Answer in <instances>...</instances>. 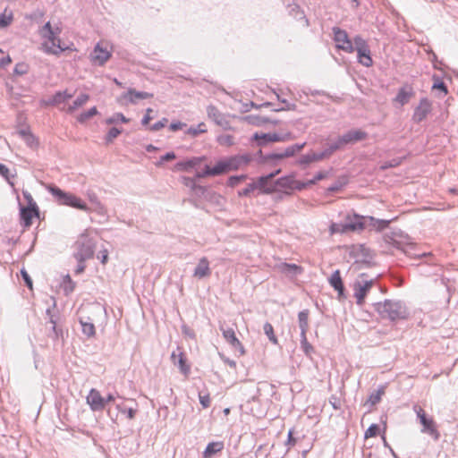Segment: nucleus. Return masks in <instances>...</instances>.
Instances as JSON below:
<instances>
[{"mask_svg":"<svg viewBox=\"0 0 458 458\" xmlns=\"http://www.w3.org/2000/svg\"><path fill=\"white\" fill-rule=\"evenodd\" d=\"M389 224L390 220L377 219L373 216H364L353 213L352 215H347L345 222L342 225V231H359L365 228L382 231L388 227Z\"/></svg>","mask_w":458,"mask_h":458,"instance_id":"1","label":"nucleus"},{"mask_svg":"<svg viewBox=\"0 0 458 458\" xmlns=\"http://www.w3.org/2000/svg\"><path fill=\"white\" fill-rule=\"evenodd\" d=\"M375 310L382 318L392 321L405 319L409 317V310L402 301L386 300L384 302L376 303Z\"/></svg>","mask_w":458,"mask_h":458,"instance_id":"2","label":"nucleus"},{"mask_svg":"<svg viewBox=\"0 0 458 458\" xmlns=\"http://www.w3.org/2000/svg\"><path fill=\"white\" fill-rule=\"evenodd\" d=\"M49 192L55 197L58 204L69 206L84 211H91L87 204L72 193L64 191L56 186H50Z\"/></svg>","mask_w":458,"mask_h":458,"instance_id":"3","label":"nucleus"},{"mask_svg":"<svg viewBox=\"0 0 458 458\" xmlns=\"http://www.w3.org/2000/svg\"><path fill=\"white\" fill-rule=\"evenodd\" d=\"M412 410L422 425L421 433L429 435L434 440H438L440 433L433 418L428 417L425 411L418 404H414Z\"/></svg>","mask_w":458,"mask_h":458,"instance_id":"4","label":"nucleus"},{"mask_svg":"<svg viewBox=\"0 0 458 458\" xmlns=\"http://www.w3.org/2000/svg\"><path fill=\"white\" fill-rule=\"evenodd\" d=\"M75 249L76 260H87L94 255V241L87 233H82L75 242Z\"/></svg>","mask_w":458,"mask_h":458,"instance_id":"5","label":"nucleus"},{"mask_svg":"<svg viewBox=\"0 0 458 458\" xmlns=\"http://www.w3.org/2000/svg\"><path fill=\"white\" fill-rule=\"evenodd\" d=\"M375 285V279L369 278L368 275L362 273L359 275L353 283L354 297L358 305H362L364 299L372 286Z\"/></svg>","mask_w":458,"mask_h":458,"instance_id":"6","label":"nucleus"},{"mask_svg":"<svg viewBox=\"0 0 458 458\" xmlns=\"http://www.w3.org/2000/svg\"><path fill=\"white\" fill-rule=\"evenodd\" d=\"M387 242L407 255H411V250L415 248L411 238L407 234H403L402 232H393L392 235L388 236Z\"/></svg>","mask_w":458,"mask_h":458,"instance_id":"7","label":"nucleus"},{"mask_svg":"<svg viewBox=\"0 0 458 458\" xmlns=\"http://www.w3.org/2000/svg\"><path fill=\"white\" fill-rule=\"evenodd\" d=\"M333 39L335 43V47L346 53L354 52L352 41L350 39L348 33L339 27H333Z\"/></svg>","mask_w":458,"mask_h":458,"instance_id":"8","label":"nucleus"},{"mask_svg":"<svg viewBox=\"0 0 458 458\" xmlns=\"http://www.w3.org/2000/svg\"><path fill=\"white\" fill-rule=\"evenodd\" d=\"M279 172L280 170H277L267 175L260 176L256 181H253L259 193L270 194L276 191L275 181H273V179Z\"/></svg>","mask_w":458,"mask_h":458,"instance_id":"9","label":"nucleus"},{"mask_svg":"<svg viewBox=\"0 0 458 458\" xmlns=\"http://www.w3.org/2000/svg\"><path fill=\"white\" fill-rule=\"evenodd\" d=\"M42 38L47 39V41L42 44V49L45 53L58 55L64 51L65 48L61 46L60 38L54 32L53 34H46Z\"/></svg>","mask_w":458,"mask_h":458,"instance_id":"10","label":"nucleus"},{"mask_svg":"<svg viewBox=\"0 0 458 458\" xmlns=\"http://www.w3.org/2000/svg\"><path fill=\"white\" fill-rule=\"evenodd\" d=\"M111 51L107 47H104L102 42H98L89 55L90 61L93 64L102 66L111 57Z\"/></svg>","mask_w":458,"mask_h":458,"instance_id":"11","label":"nucleus"},{"mask_svg":"<svg viewBox=\"0 0 458 458\" xmlns=\"http://www.w3.org/2000/svg\"><path fill=\"white\" fill-rule=\"evenodd\" d=\"M207 114L209 119L224 130L231 129L227 116L221 113L215 106L209 105L207 107Z\"/></svg>","mask_w":458,"mask_h":458,"instance_id":"12","label":"nucleus"},{"mask_svg":"<svg viewBox=\"0 0 458 458\" xmlns=\"http://www.w3.org/2000/svg\"><path fill=\"white\" fill-rule=\"evenodd\" d=\"M305 146V143L301 144H293L286 148H284V151H276L273 153H270L266 156V159L267 160H276V159H283L284 157H290L294 156L297 152L301 150Z\"/></svg>","mask_w":458,"mask_h":458,"instance_id":"13","label":"nucleus"},{"mask_svg":"<svg viewBox=\"0 0 458 458\" xmlns=\"http://www.w3.org/2000/svg\"><path fill=\"white\" fill-rule=\"evenodd\" d=\"M430 112L431 103L428 98H423L420 100L418 106L414 110L412 120L415 123H419L422 122L424 119H426V117Z\"/></svg>","mask_w":458,"mask_h":458,"instance_id":"14","label":"nucleus"},{"mask_svg":"<svg viewBox=\"0 0 458 458\" xmlns=\"http://www.w3.org/2000/svg\"><path fill=\"white\" fill-rule=\"evenodd\" d=\"M220 330L222 331L224 338L232 346V348L235 351H239L240 355H243L245 353V350L242 343L236 337L234 330L229 327L225 328L224 327H220Z\"/></svg>","mask_w":458,"mask_h":458,"instance_id":"15","label":"nucleus"},{"mask_svg":"<svg viewBox=\"0 0 458 458\" xmlns=\"http://www.w3.org/2000/svg\"><path fill=\"white\" fill-rule=\"evenodd\" d=\"M87 403L94 411H102L106 407V399L95 388L89 391L87 396Z\"/></svg>","mask_w":458,"mask_h":458,"instance_id":"16","label":"nucleus"},{"mask_svg":"<svg viewBox=\"0 0 458 458\" xmlns=\"http://www.w3.org/2000/svg\"><path fill=\"white\" fill-rule=\"evenodd\" d=\"M225 160L229 170L233 171L247 165L250 162L251 157L249 154L235 155L225 158Z\"/></svg>","mask_w":458,"mask_h":458,"instance_id":"17","label":"nucleus"},{"mask_svg":"<svg viewBox=\"0 0 458 458\" xmlns=\"http://www.w3.org/2000/svg\"><path fill=\"white\" fill-rule=\"evenodd\" d=\"M210 263L206 257L201 258L193 271V276L198 279H203L210 276Z\"/></svg>","mask_w":458,"mask_h":458,"instance_id":"18","label":"nucleus"},{"mask_svg":"<svg viewBox=\"0 0 458 458\" xmlns=\"http://www.w3.org/2000/svg\"><path fill=\"white\" fill-rule=\"evenodd\" d=\"M367 136V132L361 130H351L341 135L345 146L361 141L365 140Z\"/></svg>","mask_w":458,"mask_h":458,"instance_id":"19","label":"nucleus"},{"mask_svg":"<svg viewBox=\"0 0 458 458\" xmlns=\"http://www.w3.org/2000/svg\"><path fill=\"white\" fill-rule=\"evenodd\" d=\"M21 218L23 221L24 226L28 227L31 225L33 216H38V208L23 207L20 208Z\"/></svg>","mask_w":458,"mask_h":458,"instance_id":"20","label":"nucleus"},{"mask_svg":"<svg viewBox=\"0 0 458 458\" xmlns=\"http://www.w3.org/2000/svg\"><path fill=\"white\" fill-rule=\"evenodd\" d=\"M153 97L152 93L146 91H137L134 89H129L126 93L123 95V98L127 99L131 104H137L140 99L150 98Z\"/></svg>","mask_w":458,"mask_h":458,"instance_id":"21","label":"nucleus"},{"mask_svg":"<svg viewBox=\"0 0 458 458\" xmlns=\"http://www.w3.org/2000/svg\"><path fill=\"white\" fill-rule=\"evenodd\" d=\"M204 160L203 157H195L187 160H182L175 165L177 171H190L191 168L198 166Z\"/></svg>","mask_w":458,"mask_h":458,"instance_id":"22","label":"nucleus"},{"mask_svg":"<svg viewBox=\"0 0 458 458\" xmlns=\"http://www.w3.org/2000/svg\"><path fill=\"white\" fill-rule=\"evenodd\" d=\"M253 138L259 141V146H263L269 142H277V141H284V137L279 135L278 133H262L258 134L255 133Z\"/></svg>","mask_w":458,"mask_h":458,"instance_id":"23","label":"nucleus"},{"mask_svg":"<svg viewBox=\"0 0 458 458\" xmlns=\"http://www.w3.org/2000/svg\"><path fill=\"white\" fill-rule=\"evenodd\" d=\"M278 269L281 273L287 276L294 277L301 275L303 271L302 267L296 264L281 263L278 265Z\"/></svg>","mask_w":458,"mask_h":458,"instance_id":"24","label":"nucleus"},{"mask_svg":"<svg viewBox=\"0 0 458 458\" xmlns=\"http://www.w3.org/2000/svg\"><path fill=\"white\" fill-rule=\"evenodd\" d=\"M293 177L292 176H285L277 179L275 181L276 191L282 189L286 195H291L293 192Z\"/></svg>","mask_w":458,"mask_h":458,"instance_id":"25","label":"nucleus"},{"mask_svg":"<svg viewBox=\"0 0 458 458\" xmlns=\"http://www.w3.org/2000/svg\"><path fill=\"white\" fill-rule=\"evenodd\" d=\"M285 4L289 15L293 16L296 20H303L305 24H308V20L305 18L304 12L297 4H292L290 3V0H285Z\"/></svg>","mask_w":458,"mask_h":458,"instance_id":"26","label":"nucleus"},{"mask_svg":"<svg viewBox=\"0 0 458 458\" xmlns=\"http://www.w3.org/2000/svg\"><path fill=\"white\" fill-rule=\"evenodd\" d=\"M171 359L174 364L177 366L183 374L186 375L189 373L190 367L186 364V359L182 352H179V353L173 352Z\"/></svg>","mask_w":458,"mask_h":458,"instance_id":"27","label":"nucleus"},{"mask_svg":"<svg viewBox=\"0 0 458 458\" xmlns=\"http://www.w3.org/2000/svg\"><path fill=\"white\" fill-rule=\"evenodd\" d=\"M325 158H327V157L324 150L320 153L310 152V153L302 155L299 160V163L301 165H309L312 162H318V161L323 160Z\"/></svg>","mask_w":458,"mask_h":458,"instance_id":"28","label":"nucleus"},{"mask_svg":"<svg viewBox=\"0 0 458 458\" xmlns=\"http://www.w3.org/2000/svg\"><path fill=\"white\" fill-rule=\"evenodd\" d=\"M413 96V91L411 87H403L399 89L394 101L399 103L401 106L407 104L411 98Z\"/></svg>","mask_w":458,"mask_h":458,"instance_id":"29","label":"nucleus"},{"mask_svg":"<svg viewBox=\"0 0 458 458\" xmlns=\"http://www.w3.org/2000/svg\"><path fill=\"white\" fill-rule=\"evenodd\" d=\"M79 321L81 326L83 335L89 338L93 337L96 334V328L93 321L89 318H87V319L80 318Z\"/></svg>","mask_w":458,"mask_h":458,"instance_id":"30","label":"nucleus"},{"mask_svg":"<svg viewBox=\"0 0 458 458\" xmlns=\"http://www.w3.org/2000/svg\"><path fill=\"white\" fill-rule=\"evenodd\" d=\"M345 147L343 139L339 136L335 140L330 142L327 147L324 149L327 158L331 157L335 152L344 149Z\"/></svg>","mask_w":458,"mask_h":458,"instance_id":"31","label":"nucleus"},{"mask_svg":"<svg viewBox=\"0 0 458 458\" xmlns=\"http://www.w3.org/2000/svg\"><path fill=\"white\" fill-rule=\"evenodd\" d=\"M329 283L331 286L338 292L339 294H343L344 291V286L340 276V271L335 270L329 278Z\"/></svg>","mask_w":458,"mask_h":458,"instance_id":"32","label":"nucleus"},{"mask_svg":"<svg viewBox=\"0 0 458 458\" xmlns=\"http://www.w3.org/2000/svg\"><path fill=\"white\" fill-rule=\"evenodd\" d=\"M224 448V443L223 442H211L208 444L204 453L203 456L204 458H211L213 454H216L219 452H221Z\"/></svg>","mask_w":458,"mask_h":458,"instance_id":"33","label":"nucleus"},{"mask_svg":"<svg viewBox=\"0 0 458 458\" xmlns=\"http://www.w3.org/2000/svg\"><path fill=\"white\" fill-rule=\"evenodd\" d=\"M71 98H72V94L68 93L67 90L57 91L52 97V98L48 100V104L52 105V106H56V105L65 102L66 100L70 99Z\"/></svg>","mask_w":458,"mask_h":458,"instance_id":"34","label":"nucleus"},{"mask_svg":"<svg viewBox=\"0 0 458 458\" xmlns=\"http://www.w3.org/2000/svg\"><path fill=\"white\" fill-rule=\"evenodd\" d=\"M299 327L301 329V335L307 334L309 329V310H304L298 314Z\"/></svg>","mask_w":458,"mask_h":458,"instance_id":"35","label":"nucleus"},{"mask_svg":"<svg viewBox=\"0 0 458 458\" xmlns=\"http://www.w3.org/2000/svg\"><path fill=\"white\" fill-rule=\"evenodd\" d=\"M357 59L365 67H370L373 64L369 48L357 52Z\"/></svg>","mask_w":458,"mask_h":458,"instance_id":"36","label":"nucleus"},{"mask_svg":"<svg viewBox=\"0 0 458 458\" xmlns=\"http://www.w3.org/2000/svg\"><path fill=\"white\" fill-rule=\"evenodd\" d=\"M89 99V95H88L86 93L81 94L80 96L77 97V98L73 101V103L71 106H69V107L67 108V112L68 113L74 112L77 108L85 105Z\"/></svg>","mask_w":458,"mask_h":458,"instance_id":"37","label":"nucleus"},{"mask_svg":"<svg viewBox=\"0 0 458 458\" xmlns=\"http://www.w3.org/2000/svg\"><path fill=\"white\" fill-rule=\"evenodd\" d=\"M47 315L48 316V322L51 324V329L53 333L55 334V336L57 338L60 335H62L63 332L61 329L57 327V317L52 313V310L50 308H48L46 311Z\"/></svg>","mask_w":458,"mask_h":458,"instance_id":"38","label":"nucleus"},{"mask_svg":"<svg viewBox=\"0 0 458 458\" xmlns=\"http://www.w3.org/2000/svg\"><path fill=\"white\" fill-rule=\"evenodd\" d=\"M229 171L230 170L227 167V162H226L225 158L223 160H220L219 162L216 163V165L211 167V173H212L213 176L220 175V174H225Z\"/></svg>","mask_w":458,"mask_h":458,"instance_id":"39","label":"nucleus"},{"mask_svg":"<svg viewBox=\"0 0 458 458\" xmlns=\"http://www.w3.org/2000/svg\"><path fill=\"white\" fill-rule=\"evenodd\" d=\"M352 45L354 47V51L356 52H360V50L369 48L367 41L360 35H357L353 38Z\"/></svg>","mask_w":458,"mask_h":458,"instance_id":"40","label":"nucleus"},{"mask_svg":"<svg viewBox=\"0 0 458 458\" xmlns=\"http://www.w3.org/2000/svg\"><path fill=\"white\" fill-rule=\"evenodd\" d=\"M62 287L64 289L65 295H69L71 293L73 292L75 288V283L71 279L69 275H66L64 277Z\"/></svg>","mask_w":458,"mask_h":458,"instance_id":"41","label":"nucleus"},{"mask_svg":"<svg viewBox=\"0 0 458 458\" xmlns=\"http://www.w3.org/2000/svg\"><path fill=\"white\" fill-rule=\"evenodd\" d=\"M97 114H98V109H97V107H96V106H93V107L89 108L88 111L81 113V114L77 117V121H78L80 123H86L89 119H90L91 117H93L94 115H96Z\"/></svg>","mask_w":458,"mask_h":458,"instance_id":"42","label":"nucleus"},{"mask_svg":"<svg viewBox=\"0 0 458 458\" xmlns=\"http://www.w3.org/2000/svg\"><path fill=\"white\" fill-rule=\"evenodd\" d=\"M117 123H129V119L126 118L122 113H115L111 117L106 119V124H114Z\"/></svg>","mask_w":458,"mask_h":458,"instance_id":"43","label":"nucleus"},{"mask_svg":"<svg viewBox=\"0 0 458 458\" xmlns=\"http://www.w3.org/2000/svg\"><path fill=\"white\" fill-rule=\"evenodd\" d=\"M433 81L434 83L432 86V89H438L443 93L444 96L446 95L448 91L445 82L437 75L433 76Z\"/></svg>","mask_w":458,"mask_h":458,"instance_id":"44","label":"nucleus"},{"mask_svg":"<svg viewBox=\"0 0 458 458\" xmlns=\"http://www.w3.org/2000/svg\"><path fill=\"white\" fill-rule=\"evenodd\" d=\"M206 131H207V127L204 123H200L197 126H191L187 130V133L193 137H197L200 133H204Z\"/></svg>","mask_w":458,"mask_h":458,"instance_id":"45","label":"nucleus"},{"mask_svg":"<svg viewBox=\"0 0 458 458\" xmlns=\"http://www.w3.org/2000/svg\"><path fill=\"white\" fill-rule=\"evenodd\" d=\"M265 335L268 337L269 341L273 344H277V338L274 334L273 326L269 322H266L263 327Z\"/></svg>","mask_w":458,"mask_h":458,"instance_id":"46","label":"nucleus"},{"mask_svg":"<svg viewBox=\"0 0 458 458\" xmlns=\"http://www.w3.org/2000/svg\"><path fill=\"white\" fill-rule=\"evenodd\" d=\"M182 183L186 187L191 188L192 191H199L201 192L204 191V188L202 186L198 185L193 178L184 176L182 177Z\"/></svg>","mask_w":458,"mask_h":458,"instance_id":"47","label":"nucleus"},{"mask_svg":"<svg viewBox=\"0 0 458 458\" xmlns=\"http://www.w3.org/2000/svg\"><path fill=\"white\" fill-rule=\"evenodd\" d=\"M122 133V130L116 127L111 128L105 137L106 144H110Z\"/></svg>","mask_w":458,"mask_h":458,"instance_id":"48","label":"nucleus"},{"mask_svg":"<svg viewBox=\"0 0 458 458\" xmlns=\"http://www.w3.org/2000/svg\"><path fill=\"white\" fill-rule=\"evenodd\" d=\"M13 20V15L12 13L6 14V12L0 14V29H4L8 27Z\"/></svg>","mask_w":458,"mask_h":458,"instance_id":"49","label":"nucleus"},{"mask_svg":"<svg viewBox=\"0 0 458 458\" xmlns=\"http://www.w3.org/2000/svg\"><path fill=\"white\" fill-rule=\"evenodd\" d=\"M217 142L222 146H232L234 144V140L232 135L223 134L217 137Z\"/></svg>","mask_w":458,"mask_h":458,"instance_id":"50","label":"nucleus"},{"mask_svg":"<svg viewBox=\"0 0 458 458\" xmlns=\"http://www.w3.org/2000/svg\"><path fill=\"white\" fill-rule=\"evenodd\" d=\"M301 346L305 354L309 355L313 351L312 345L308 342L306 334L301 335Z\"/></svg>","mask_w":458,"mask_h":458,"instance_id":"51","label":"nucleus"},{"mask_svg":"<svg viewBox=\"0 0 458 458\" xmlns=\"http://www.w3.org/2000/svg\"><path fill=\"white\" fill-rule=\"evenodd\" d=\"M247 178L246 174H241V175H233L230 176L227 184L230 187H235L237 186L241 182L244 181Z\"/></svg>","mask_w":458,"mask_h":458,"instance_id":"52","label":"nucleus"},{"mask_svg":"<svg viewBox=\"0 0 458 458\" xmlns=\"http://www.w3.org/2000/svg\"><path fill=\"white\" fill-rule=\"evenodd\" d=\"M277 99L281 103L284 104V106L278 107V108H275L274 111L280 112V111H284V110H295V108H296V105L295 104L290 103V102H288L285 99H281L278 95H277Z\"/></svg>","mask_w":458,"mask_h":458,"instance_id":"53","label":"nucleus"},{"mask_svg":"<svg viewBox=\"0 0 458 458\" xmlns=\"http://www.w3.org/2000/svg\"><path fill=\"white\" fill-rule=\"evenodd\" d=\"M383 394L384 390L382 388L373 392L369 397V402L370 403V404L375 405L377 403H379Z\"/></svg>","mask_w":458,"mask_h":458,"instance_id":"54","label":"nucleus"},{"mask_svg":"<svg viewBox=\"0 0 458 458\" xmlns=\"http://www.w3.org/2000/svg\"><path fill=\"white\" fill-rule=\"evenodd\" d=\"M29 71V66L27 64L25 63H19L15 65L14 69H13V73L15 75H24L28 72Z\"/></svg>","mask_w":458,"mask_h":458,"instance_id":"55","label":"nucleus"},{"mask_svg":"<svg viewBox=\"0 0 458 458\" xmlns=\"http://www.w3.org/2000/svg\"><path fill=\"white\" fill-rule=\"evenodd\" d=\"M379 432V426L377 424H371L365 431L364 437L369 438L376 437Z\"/></svg>","mask_w":458,"mask_h":458,"instance_id":"56","label":"nucleus"},{"mask_svg":"<svg viewBox=\"0 0 458 458\" xmlns=\"http://www.w3.org/2000/svg\"><path fill=\"white\" fill-rule=\"evenodd\" d=\"M116 407L121 413L126 414L127 418L130 420H132L135 417L136 410L132 408H126L125 406H122L120 404H118Z\"/></svg>","mask_w":458,"mask_h":458,"instance_id":"57","label":"nucleus"},{"mask_svg":"<svg viewBox=\"0 0 458 458\" xmlns=\"http://www.w3.org/2000/svg\"><path fill=\"white\" fill-rule=\"evenodd\" d=\"M199 400L204 409L208 408L210 406L211 400L208 393L202 394V392H199Z\"/></svg>","mask_w":458,"mask_h":458,"instance_id":"58","label":"nucleus"},{"mask_svg":"<svg viewBox=\"0 0 458 458\" xmlns=\"http://www.w3.org/2000/svg\"><path fill=\"white\" fill-rule=\"evenodd\" d=\"M257 191L256 189V185L254 183V182L249 183L246 188H244L243 190L238 191V195L240 197H242V196H250V193H252L253 191Z\"/></svg>","mask_w":458,"mask_h":458,"instance_id":"59","label":"nucleus"},{"mask_svg":"<svg viewBox=\"0 0 458 458\" xmlns=\"http://www.w3.org/2000/svg\"><path fill=\"white\" fill-rule=\"evenodd\" d=\"M297 443V439L293 437V429H290L287 436L285 445L287 446L286 453L290 451Z\"/></svg>","mask_w":458,"mask_h":458,"instance_id":"60","label":"nucleus"},{"mask_svg":"<svg viewBox=\"0 0 458 458\" xmlns=\"http://www.w3.org/2000/svg\"><path fill=\"white\" fill-rule=\"evenodd\" d=\"M22 195L27 201V207L38 208L37 203L35 202L31 194L28 191H22Z\"/></svg>","mask_w":458,"mask_h":458,"instance_id":"61","label":"nucleus"},{"mask_svg":"<svg viewBox=\"0 0 458 458\" xmlns=\"http://www.w3.org/2000/svg\"><path fill=\"white\" fill-rule=\"evenodd\" d=\"M0 174L8 182L9 184L13 185V183L10 181L9 168L4 164H0Z\"/></svg>","mask_w":458,"mask_h":458,"instance_id":"62","label":"nucleus"},{"mask_svg":"<svg viewBox=\"0 0 458 458\" xmlns=\"http://www.w3.org/2000/svg\"><path fill=\"white\" fill-rule=\"evenodd\" d=\"M345 184V180H338L328 188V191L332 192H336L340 191Z\"/></svg>","mask_w":458,"mask_h":458,"instance_id":"63","label":"nucleus"},{"mask_svg":"<svg viewBox=\"0 0 458 458\" xmlns=\"http://www.w3.org/2000/svg\"><path fill=\"white\" fill-rule=\"evenodd\" d=\"M167 122L168 120L166 118H163L162 120L152 124L149 129L153 131H157L164 128L166 125Z\"/></svg>","mask_w":458,"mask_h":458,"instance_id":"64","label":"nucleus"}]
</instances>
